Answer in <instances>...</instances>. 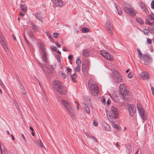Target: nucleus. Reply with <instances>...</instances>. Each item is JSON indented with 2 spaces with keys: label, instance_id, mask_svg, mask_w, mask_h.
I'll list each match as a JSON object with an SVG mask.
<instances>
[{
  "label": "nucleus",
  "instance_id": "58",
  "mask_svg": "<svg viewBox=\"0 0 154 154\" xmlns=\"http://www.w3.org/2000/svg\"><path fill=\"white\" fill-rule=\"evenodd\" d=\"M128 76L129 78H131L132 77V76L131 75V73H129V74H128Z\"/></svg>",
  "mask_w": 154,
  "mask_h": 154
},
{
  "label": "nucleus",
  "instance_id": "9",
  "mask_svg": "<svg viewBox=\"0 0 154 154\" xmlns=\"http://www.w3.org/2000/svg\"><path fill=\"white\" fill-rule=\"evenodd\" d=\"M112 79L113 82L115 83L121 82L122 80V78L120 74L116 70L113 71Z\"/></svg>",
  "mask_w": 154,
  "mask_h": 154
},
{
  "label": "nucleus",
  "instance_id": "39",
  "mask_svg": "<svg viewBox=\"0 0 154 154\" xmlns=\"http://www.w3.org/2000/svg\"><path fill=\"white\" fill-rule=\"evenodd\" d=\"M143 32L145 34L147 35L149 33V31L147 29H145L143 30Z\"/></svg>",
  "mask_w": 154,
  "mask_h": 154
},
{
  "label": "nucleus",
  "instance_id": "18",
  "mask_svg": "<svg viewBox=\"0 0 154 154\" xmlns=\"http://www.w3.org/2000/svg\"><path fill=\"white\" fill-rule=\"evenodd\" d=\"M54 3L58 7H61L63 5V2L62 0H54Z\"/></svg>",
  "mask_w": 154,
  "mask_h": 154
},
{
  "label": "nucleus",
  "instance_id": "31",
  "mask_svg": "<svg viewBox=\"0 0 154 154\" xmlns=\"http://www.w3.org/2000/svg\"><path fill=\"white\" fill-rule=\"evenodd\" d=\"M46 35L50 40L51 41H52L53 40V39L51 36L50 34L48 32H46Z\"/></svg>",
  "mask_w": 154,
  "mask_h": 154
},
{
  "label": "nucleus",
  "instance_id": "16",
  "mask_svg": "<svg viewBox=\"0 0 154 154\" xmlns=\"http://www.w3.org/2000/svg\"><path fill=\"white\" fill-rule=\"evenodd\" d=\"M143 60L145 62L148 63H149L152 61L151 57L148 55H146L144 56Z\"/></svg>",
  "mask_w": 154,
  "mask_h": 154
},
{
  "label": "nucleus",
  "instance_id": "13",
  "mask_svg": "<svg viewBox=\"0 0 154 154\" xmlns=\"http://www.w3.org/2000/svg\"><path fill=\"white\" fill-rule=\"evenodd\" d=\"M128 111L130 115L133 116L136 111V109L135 106L132 104H130L128 107Z\"/></svg>",
  "mask_w": 154,
  "mask_h": 154
},
{
  "label": "nucleus",
  "instance_id": "49",
  "mask_svg": "<svg viewBox=\"0 0 154 154\" xmlns=\"http://www.w3.org/2000/svg\"><path fill=\"white\" fill-rule=\"evenodd\" d=\"M62 77H63L64 79H65L66 78V75L65 73H62Z\"/></svg>",
  "mask_w": 154,
  "mask_h": 154
},
{
  "label": "nucleus",
  "instance_id": "4",
  "mask_svg": "<svg viewBox=\"0 0 154 154\" xmlns=\"http://www.w3.org/2000/svg\"><path fill=\"white\" fill-rule=\"evenodd\" d=\"M119 114V110L114 106H112L111 107L109 117L108 118L110 122H112V119H115L118 118Z\"/></svg>",
  "mask_w": 154,
  "mask_h": 154
},
{
  "label": "nucleus",
  "instance_id": "30",
  "mask_svg": "<svg viewBox=\"0 0 154 154\" xmlns=\"http://www.w3.org/2000/svg\"><path fill=\"white\" fill-rule=\"evenodd\" d=\"M140 5H141V8H143V10L146 12V13L147 14V12H148V11L146 9V8L145 5L143 3H141Z\"/></svg>",
  "mask_w": 154,
  "mask_h": 154
},
{
  "label": "nucleus",
  "instance_id": "11",
  "mask_svg": "<svg viewBox=\"0 0 154 154\" xmlns=\"http://www.w3.org/2000/svg\"><path fill=\"white\" fill-rule=\"evenodd\" d=\"M100 54L105 58L109 60H112L113 59V56L109 52L104 50H101L100 51Z\"/></svg>",
  "mask_w": 154,
  "mask_h": 154
},
{
  "label": "nucleus",
  "instance_id": "51",
  "mask_svg": "<svg viewBox=\"0 0 154 154\" xmlns=\"http://www.w3.org/2000/svg\"><path fill=\"white\" fill-rule=\"evenodd\" d=\"M73 57V55H70L68 57V58L69 60H71L72 59Z\"/></svg>",
  "mask_w": 154,
  "mask_h": 154
},
{
  "label": "nucleus",
  "instance_id": "17",
  "mask_svg": "<svg viewBox=\"0 0 154 154\" xmlns=\"http://www.w3.org/2000/svg\"><path fill=\"white\" fill-rule=\"evenodd\" d=\"M38 46L40 50L42 51V52H45V49L44 46L42 42L40 41L38 42Z\"/></svg>",
  "mask_w": 154,
  "mask_h": 154
},
{
  "label": "nucleus",
  "instance_id": "52",
  "mask_svg": "<svg viewBox=\"0 0 154 154\" xmlns=\"http://www.w3.org/2000/svg\"><path fill=\"white\" fill-rule=\"evenodd\" d=\"M67 70L68 72H71L72 71V69L68 67H67Z\"/></svg>",
  "mask_w": 154,
  "mask_h": 154
},
{
  "label": "nucleus",
  "instance_id": "29",
  "mask_svg": "<svg viewBox=\"0 0 154 154\" xmlns=\"http://www.w3.org/2000/svg\"><path fill=\"white\" fill-rule=\"evenodd\" d=\"M81 70V67L80 66L77 65V66H76L75 68L74 69V71L75 72H79Z\"/></svg>",
  "mask_w": 154,
  "mask_h": 154
},
{
  "label": "nucleus",
  "instance_id": "14",
  "mask_svg": "<svg viewBox=\"0 0 154 154\" xmlns=\"http://www.w3.org/2000/svg\"><path fill=\"white\" fill-rule=\"evenodd\" d=\"M112 98L115 102L117 103L122 104L123 102L122 98L120 97L114 96Z\"/></svg>",
  "mask_w": 154,
  "mask_h": 154
},
{
  "label": "nucleus",
  "instance_id": "60",
  "mask_svg": "<svg viewBox=\"0 0 154 154\" xmlns=\"http://www.w3.org/2000/svg\"><path fill=\"white\" fill-rule=\"evenodd\" d=\"M62 50L64 51H67L65 47H63Z\"/></svg>",
  "mask_w": 154,
  "mask_h": 154
},
{
  "label": "nucleus",
  "instance_id": "61",
  "mask_svg": "<svg viewBox=\"0 0 154 154\" xmlns=\"http://www.w3.org/2000/svg\"><path fill=\"white\" fill-rule=\"evenodd\" d=\"M4 41V39L2 38V37H1V36H0V42L1 43V41Z\"/></svg>",
  "mask_w": 154,
  "mask_h": 154
},
{
  "label": "nucleus",
  "instance_id": "42",
  "mask_svg": "<svg viewBox=\"0 0 154 154\" xmlns=\"http://www.w3.org/2000/svg\"><path fill=\"white\" fill-rule=\"evenodd\" d=\"M51 48L52 51H55L57 49V48L55 46H51Z\"/></svg>",
  "mask_w": 154,
  "mask_h": 154
},
{
  "label": "nucleus",
  "instance_id": "27",
  "mask_svg": "<svg viewBox=\"0 0 154 154\" xmlns=\"http://www.w3.org/2000/svg\"><path fill=\"white\" fill-rule=\"evenodd\" d=\"M71 77L72 82H75L76 81L75 79L77 77L76 73L75 72L72 75H71Z\"/></svg>",
  "mask_w": 154,
  "mask_h": 154
},
{
  "label": "nucleus",
  "instance_id": "32",
  "mask_svg": "<svg viewBox=\"0 0 154 154\" xmlns=\"http://www.w3.org/2000/svg\"><path fill=\"white\" fill-rule=\"evenodd\" d=\"M82 31L83 33H86L89 31V29L87 28H83L82 29Z\"/></svg>",
  "mask_w": 154,
  "mask_h": 154
},
{
  "label": "nucleus",
  "instance_id": "41",
  "mask_svg": "<svg viewBox=\"0 0 154 154\" xmlns=\"http://www.w3.org/2000/svg\"><path fill=\"white\" fill-rule=\"evenodd\" d=\"M58 35V34L57 33L54 32L53 33V36L55 38H56L57 37Z\"/></svg>",
  "mask_w": 154,
  "mask_h": 154
},
{
  "label": "nucleus",
  "instance_id": "36",
  "mask_svg": "<svg viewBox=\"0 0 154 154\" xmlns=\"http://www.w3.org/2000/svg\"><path fill=\"white\" fill-rule=\"evenodd\" d=\"M35 16L37 19H41L40 14L39 13L35 14Z\"/></svg>",
  "mask_w": 154,
  "mask_h": 154
},
{
  "label": "nucleus",
  "instance_id": "8",
  "mask_svg": "<svg viewBox=\"0 0 154 154\" xmlns=\"http://www.w3.org/2000/svg\"><path fill=\"white\" fill-rule=\"evenodd\" d=\"M137 108L140 118L144 120H146L147 118V116L141 106L140 104L138 103L137 104Z\"/></svg>",
  "mask_w": 154,
  "mask_h": 154
},
{
  "label": "nucleus",
  "instance_id": "22",
  "mask_svg": "<svg viewBox=\"0 0 154 154\" xmlns=\"http://www.w3.org/2000/svg\"><path fill=\"white\" fill-rule=\"evenodd\" d=\"M20 7L21 10L24 12L25 13L27 11V7L26 5L25 4H20Z\"/></svg>",
  "mask_w": 154,
  "mask_h": 154
},
{
  "label": "nucleus",
  "instance_id": "55",
  "mask_svg": "<svg viewBox=\"0 0 154 154\" xmlns=\"http://www.w3.org/2000/svg\"><path fill=\"white\" fill-rule=\"evenodd\" d=\"M35 79H36V80H37V83L39 84V86L41 87V84L40 83L39 81L35 77Z\"/></svg>",
  "mask_w": 154,
  "mask_h": 154
},
{
  "label": "nucleus",
  "instance_id": "15",
  "mask_svg": "<svg viewBox=\"0 0 154 154\" xmlns=\"http://www.w3.org/2000/svg\"><path fill=\"white\" fill-rule=\"evenodd\" d=\"M42 61L45 63H48L49 62L48 60V57H47V55L46 53V52H42Z\"/></svg>",
  "mask_w": 154,
  "mask_h": 154
},
{
  "label": "nucleus",
  "instance_id": "2",
  "mask_svg": "<svg viewBox=\"0 0 154 154\" xmlns=\"http://www.w3.org/2000/svg\"><path fill=\"white\" fill-rule=\"evenodd\" d=\"M37 63L42 71L45 73L49 75H51L54 72V69L56 67L55 65H48L47 66H46L39 62H38Z\"/></svg>",
  "mask_w": 154,
  "mask_h": 154
},
{
  "label": "nucleus",
  "instance_id": "28",
  "mask_svg": "<svg viewBox=\"0 0 154 154\" xmlns=\"http://www.w3.org/2000/svg\"><path fill=\"white\" fill-rule=\"evenodd\" d=\"M32 29L35 31H38L39 30L38 27L35 25L33 23H32Z\"/></svg>",
  "mask_w": 154,
  "mask_h": 154
},
{
  "label": "nucleus",
  "instance_id": "43",
  "mask_svg": "<svg viewBox=\"0 0 154 154\" xmlns=\"http://www.w3.org/2000/svg\"><path fill=\"white\" fill-rule=\"evenodd\" d=\"M147 43L149 44H151L152 42V40L149 38H147Z\"/></svg>",
  "mask_w": 154,
  "mask_h": 154
},
{
  "label": "nucleus",
  "instance_id": "53",
  "mask_svg": "<svg viewBox=\"0 0 154 154\" xmlns=\"http://www.w3.org/2000/svg\"><path fill=\"white\" fill-rule=\"evenodd\" d=\"M86 135L87 136L89 137V138L91 139L92 138V137L93 136L90 135V134L87 135L86 134Z\"/></svg>",
  "mask_w": 154,
  "mask_h": 154
},
{
  "label": "nucleus",
  "instance_id": "47",
  "mask_svg": "<svg viewBox=\"0 0 154 154\" xmlns=\"http://www.w3.org/2000/svg\"><path fill=\"white\" fill-rule=\"evenodd\" d=\"M150 32L151 33H154V28L150 29L149 30Z\"/></svg>",
  "mask_w": 154,
  "mask_h": 154
},
{
  "label": "nucleus",
  "instance_id": "50",
  "mask_svg": "<svg viewBox=\"0 0 154 154\" xmlns=\"http://www.w3.org/2000/svg\"><path fill=\"white\" fill-rule=\"evenodd\" d=\"M151 91L152 92V94L154 96V88L151 86Z\"/></svg>",
  "mask_w": 154,
  "mask_h": 154
},
{
  "label": "nucleus",
  "instance_id": "64",
  "mask_svg": "<svg viewBox=\"0 0 154 154\" xmlns=\"http://www.w3.org/2000/svg\"><path fill=\"white\" fill-rule=\"evenodd\" d=\"M20 15L22 16H23L25 15L24 14H23V13H22L21 12H20Z\"/></svg>",
  "mask_w": 154,
  "mask_h": 154
},
{
  "label": "nucleus",
  "instance_id": "12",
  "mask_svg": "<svg viewBox=\"0 0 154 154\" xmlns=\"http://www.w3.org/2000/svg\"><path fill=\"white\" fill-rule=\"evenodd\" d=\"M106 26V29L110 35H112L113 34L112 30L113 29L112 25L110 21L108 20L107 21Z\"/></svg>",
  "mask_w": 154,
  "mask_h": 154
},
{
  "label": "nucleus",
  "instance_id": "44",
  "mask_svg": "<svg viewBox=\"0 0 154 154\" xmlns=\"http://www.w3.org/2000/svg\"><path fill=\"white\" fill-rule=\"evenodd\" d=\"M56 58H57V60H58V61L59 62H60L61 61V60L60 59V56L59 55H57L56 56Z\"/></svg>",
  "mask_w": 154,
  "mask_h": 154
},
{
  "label": "nucleus",
  "instance_id": "59",
  "mask_svg": "<svg viewBox=\"0 0 154 154\" xmlns=\"http://www.w3.org/2000/svg\"><path fill=\"white\" fill-rule=\"evenodd\" d=\"M153 23H154L153 22H149V23L148 25H149L150 26H152V25H153Z\"/></svg>",
  "mask_w": 154,
  "mask_h": 154
},
{
  "label": "nucleus",
  "instance_id": "54",
  "mask_svg": "<svg viewBox=\"0 0 154 154\" xmlns=\"http://www.w3.org/2000/svg\"><path fill=\"white\" fill-rule=\"evenodd\" d=\"M56 45L59 48H60L61 47V45H60V44L59 43H58V42H57L56 43Z\"/></svg>",
  "mask_w": 154,
  "mask_h": 154
},
{
  "label": "nucleus",
  "instance_id": "45",
  "mask_svg": "<svg viewBox=\"0 0 154 154\" xmlns=\"http://www.w3.org/2000/svg\"><path fill=\"white\" fill-rule=\"evenodd\" d=\"M151 8L153 9H154V1H152L151 3Z\"/></svg>",
  "mask_w": 154,
  "mask_h": 154
},
{
  "label": "nucleus",
  "instance_id": "20",
  "mask_svg": "<svg viewBox=\"0 0 154 154\" xmlns=\"http://www.w3.org/2000/svg\"><path fill=\"white\" fill-rule=\"evenodd\" d=\"M114 5L116 9L117 10L118 14L119 15H121L122 14V9L120 8L119 6L117 5L116 3H115Z\"/></svg>",
  "mask_w": 154,
  "mask_h": 154
},
{
  "label": "nucleus",
  "instance_id": "24",
  "mask_svg": "<svg viewBox=\"0 0 154 154\" xmlns=\"http://www.w3.org/2000/svg\"><path fill=\"white\" fill-rule=\"evenodd\" d=\"M137 51L138 53V57L141 59H143L144 56L139 48H137Z\"/></svg>",
  "mask_w": 154,
  "mask_h": 154
},
{
  "label": "nucleus",
  "instance_id": "1",
  "mask_svg": "<svg viewBox=\"0 0 154 154\" xmlns=\"http://www.w3.org/2000/svg\"><path fill=\"white\" fill-rule=\"evenodd\" d=\"M119 88L120 93L123 99L125 100L130 102L131 100L130 94L126 89V86L124 84H121L120 85Z\"/></svg>",
  "mask_w": 154,
  "mask_h": 154
},
{
  "label": "nucleus",
  "instance_id": "46",
  "mask_svg": "<svg viewBox=\"0 0 154 154\" xmlns=\"http://www.w3.org/2000/svg\"><path fill=\"white\" fill-rule=\"evenodd\" d=\"M93 125L95 126H97L98 125L97 123V122H96L95 121H93Z\"/></svg>",
  "mask_w": 154,
  "mask_h": 154
},
{
  "label": "nucleus",
  "instance_id": "37",
  "mask_svg": "<svg viewBox=\"0 0 154 154\" xmlns=\"http://www.w3.org/2000/svg\"><path fill=\"white\" fill-rule=\"evenodd\" d=\"M136 21L137 23L140 25H142L143 23V20H136Z\"/></svg>",
  "mask_w": 154,
  "mask_h": 154
},
{
  "label": "nucleus",
  "instance_id": "25",
  "mask_svg": "<svg viewBox=\"0 0 154 154\" xmlns=\"http://www.w3.org/2000/svg\"><path fill=\"white\" fill-rule=\"evenodd\" d=\"M1 44H2L4 50L6 51H8V48L7 45L5 44L4 41H1Z\"/></svg>",
  "mask_w": 154,
  "mask_h": 154
},
{
  "label": "nucleus",
  "instance_id": "48",
  "mask_svg": "<svg viewBox=\"0 0 154 154\" xmlns=\"http://www.w3.org/2000/svg\"><path fill=\"white\" fill-rule=\"evenodd\" d=\"M149 16V19H154V18L152 17V14H150Z\"/></svg>",
  "mask_w": 154,
  "mask_h": 154
},
{
  "label": "nucleus",
  "instance_id": "62",
  "mask_svg": "<svg viewBox=\"0 0 154 154\" xmlns=\"http://www.w3.org/2000/svg\"><path fill=\"white\" fill-rule=\"evenodd\" d=\"M0 85L2 86V87H3V88H5V86H4V85L3 83L0 84Z\"/></svg>",
  "mask_w": 154,
  "mask_h": 154
},
{
  "label": "nucleus",
  "instance_id": "35",
  "mask_svg": "<svg viewBox=\"0 0 154 154\" xmlns=\"http://www.w3.org/2000/svg\"><path fill=\"white\" fill-rule=\"evenodd\" d=\"M104 128L106 130L109 131L110 130V126L106 124V126H105Z\"/></svg>",
  "mask_w": 154,
  "mask_h": 154
},
{
  "label": "nucleus",
  "instance_id": "19",
  "mask_svg": "<svg viewBox=\"0 0 154 154\" xmlns=\"http://www.w3.org/2000/svg\"><path fill=\"white\" fill-rule=\"evenodd\" d=\"M141 76L143 80H147L149 78V75L148 72H143L142 73Z\"/></svg>",
  "mask_w": 154,
  "mask_h": 154
},
{
  "label": "nucleus",
  "instance_id": "57",
  "mask_svg": "<svg viewBox=\"0 0 154 154\" xmlns=\"http://www.w3.org/2000/svg\"><path fill=\"white\" fill-rule=\"evenodd\" d=\"M92 139L95 141V142L97 141V139L95 137L93 136V137H92Z\"/></svg>",
  "mask_w": 154,
  "mask_h": 154
},
{
  "label": "nucleus",
  "instance_id": "34",
  "mask_svg": "<svg viewBox=\"0 0 154 154\" xmlns=\"http://www.w3.org/2000/svg\"><path fill=\"white\" fill-rule=\"evenodd\" d=\"M81 63V60L79 58L77 59L76 61V63L78 66H80Z\"/></svg>",
  "mask_w": 154,
  "mask_h": 154
},
{
  "label": "nucleus",
  "instance_id": "23",
  "mask_svg": "<svg viewBox=\"0 0 154 154\" xmlns=\"http://www.w3.org/2000/svg\"><path fill=\"white\" fill-rule=\"evenodd\" d=\"M82 105L84 107L86 112L88 114L90 112V109L89 106L85 103H83Z\"/></svg>",
  "mask_w": 154,
  "mask_h": 154
},
{
  "label": "nucleus",
  "instance_id": "26",
  "mask_svg": "<svg viewBox=\"0 0 154 154\" xmlns=\"http://www.w3.org/2000/svg\"><path fill=\"white\" fill-rule=\"evenodd\" d=\"M90 54L89 52L87 50H84L82 52L83 55L84 57H87Z\"/></svg>",
  "mask_w": 154,
  "mask_h": 154
},
{
  "label": "nucleus",
  "instance_id": "38",
  "mask_svg": "<svg viewBox=\"0 0 154 154\" xmlns=\"http://www.w3.org/2000/svg\"><path fill=\"white\" fill-rule=\"evenodd\" d=\"M29 37L31 38H34V35L30 31V32L29 33Z\"/></svg>",
  "mask_w": 154,
  "mask_h": 154
},
{
  "label": "nucleus",
  "instance_id": "33",
  "mask_svg": "<svg viewBox=\"0 0 154 154\" xmlns=\"http://www.w3.org/2000/svg\"><path fill=\"white\" fill-rule=\"evenodd\" d=\"M112 125L113 127L115 129H117L118 130H119V126L117 124L115 123H112Z\"/></svg>",
  "mask_w": 154,
  "mask_h": 154
},
{
  "label": "nucleus",
  "instance_id": "21",
  "mask_svg": "<svg viewBox=\"0 0 154 154\" xmlns=\"http://www.w3.org/2000/svg\"><path fill=\"white\" fill-rule=\"evenodd\" d=\"M34 142L36 145L40 147H42L43 146V144L40 140H34Z\"/></svg>",
  "mask_w": 154,
  "mask_h": 154
},
{
  "label": "nucleus",
  "instance_id": "6",
  "mask_svg": "<svg viewBox=\"0 0 154 154\" xmlns=\"http://www.w3.org/2000/svg\"><path fill=\"white\" fill-rule=\"evenodd\" d=\"M61 102L67 109L69 114L73 116H74V110L72 108L71 104L67 100H62Z\"/></svg>",
  "mask_w": 154,
  "mask_h": 154
},
{
  "label": "nucleus",
  "instance_id": "10",
  "mask_svg": "<svg viewBox=\"0 0 154 154\" xmlns=\"http://www.w3.org/2000/svg\"><path fill=\"white\" fill-rule=\"evenodd\" d=\"M123 9L124 12L125 13L132 17H134L136 15L137 12L133 8L125 6L124 7Z\"/></svg>",
  "mask_w": 154,
  "mask_h": 154
},
{
  "label": "nucleus",
  "instance_id": "63",
  "mask_svg": "<svg viewBox=\"0 0 154 154\" xmlns=\"http://www.w3.org/2000/svg\"><path fill=\"white\" fill-rule=\"evenodd\" d=\"M149 21L148 20H146L145 23L146 24H148L149 23Z\"/></svg>",
  "mask_w": 154,
  "mask_h": 154
},
{
  "label": "nucleus",
  "instance_id": "40",
  "mask_svg": "<svg viewBox=\"0 0 154 154\" xmlns=\"http://www.w3.org/2000/svg\"><path fill=\"white\" fill-rule=\"evenodd\" d=\"M101 101L102 103L103 104H105V99L104 98V97H102L101 99Z\"/></svg>",
  "mask_w": 154,
  "mask_h": 154
},
{
  "label": "nucleus",
  "instance_id": "3",
  "mask_svg": "<svg viewBox=\"0 0 154 154\" xmlns=\"http://www.w3.org/2000/svg\"><path fill=\"white\" fill-rule=\"evenodd\" d=\"M54 87L55 90L60 94L65 95L66 93V88L60 85L59 81L54 80L53 82Z\"/></svg>",
  "mask_w": 154,
  "mask_h": 154
},
{
  "label": "nucleus",
  "instance_id": "56",
  "mask_svg": "<svg viewBox=\"0 0 154 154\" xmlns=\"http://www.w3.org/2000/svg\"><path fill=\"white\" fill-rule=\"evenodd\" d=\"M22 137L23 140H24V141L26 142V139H25V138L24 135L23 134H22Z\"/></svg>",
  "mask_w": 154,
  "mask_h": 154
},
{
  "label": "nucleus",
  "instance_id": "5",
  "mask_svg": "<svg viewBox=\"0 0 154 154\" xmlns=\"http://www.w3.org/2000/svg\"><path fill=\"white\" fill-rule=\"evenodd\" d=\"M88 85L91 94L94 96L97 95L98 93V87L97 85L94 82L89 81Z\"/></svg>",
  "mask_w": 154,
  "mask_h": 154
},
{
  "label": "nucleus",
  "instance_id": "7",
  "mask_svg": "<svg viewBox=\"0 0 154 154\" xmlns=\"http://www.w3.org/2000/svg\"><path fill=\"white\" fill-rule=\"evenodd\" d=\"M90 62L86 60H84L82 63V70L84 75L86 76L89 69Z\"/></svg>",
  "mask_w": 154,
  "mask_h": 154
}]
</instances>
